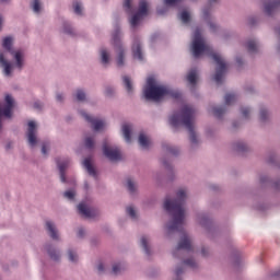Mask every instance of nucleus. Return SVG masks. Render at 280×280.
Masks as SVG:
<instances>
[{
  "instance_id": "obj_34",
  "label": "nucleus",
  "mask_w": 280,
  "mask_h": 280,
  "mask_svg": "<svg viewBox=\"0 0 280 280\" xmlns=\"http://www.w3.org/2000/svg\"><path fill=\"white\" fill-rule=\"evenodd\" d=\"M73 10L77 14L82 15V3H80L79 1H74Z\"/></svg>"
},
{
  "instance_id": "obj_25",
  "label": "nucleus",
  "mask_w": 280,
  "mask_h": 280,
  "mask_svg": "<svg viewBox=\"0 0 280 280\" xmlns=\"http://www.w3.org/2000/svg\"><path fill=\"white\" fill-rule=\"evenodd\" d=\"M84 145L88 150H93L95 148V139L93 137L85 138Z\"/></svg>"
},
{
  "instance_id": "obj_49",
  "label": "nucleus",
  "mask_w": 280,
  "mask_h": 280,
  "mask_svg": "<svg viewBox=\"0 0 280 280\" xmlns=\"http://www.w3.org/2000/svg\"><path fill=\"white\" fill-rule=\"evenodd\" d=\"M167 12V8H164L163 10L158 9V14H165Z\"/></svg>"
},
{
  "instance_id": "obj_5",
  "label": "nucleus",
  "mask_w": 280,
  "mask_h": 280,
  "mask_svg": "<svg viewBox=\"0 0 280 280\" xmlns=\"http://www.w3.org/2000/svg\"><path fill=\"white\" fill-rule=\"evenodd\" d=\"M2 47L7 49L12 57H14L18 69H23V52H21V50H12V37H5L2 40Z\"/></svg>"
},
{
  "instance_id": "obj_16",
  "label": "nucleus",
  "mask_w": 280,
  "mask_h": 280,
  "mask_svg": "<svg viewBox=\"0 0 280 280\" xmlns=\"http://www.w3.org/2000/svg\"><path fill=\"white\" fill-rule=\"evenodd\" d=\"M132 54L133 58L138 60H143V52H141V43L139 42V39H136L132 45Z\"/></svg>"
},
{
  "instance_id": "obj_7",
  "label": "nucleus",
  "mask_w": 280,
  "mask_h": 280,
  "mask_svg": "<svg viewBox=\"0 0 280 280\" xmlns=\"http://www.w3.org/2000/svg\"><path fill=\"white\" fill-rule=\"evenodd\" d=\"M148 14V2L145 0H141L139 2L138 12L131 18L130 25L131 27H137L139 25V21L143 19Z\"/></svg>"
},
{
  "instance_id": "obj_28",
  "label": "nucleus",
  "mask_w": 280,
  "mask_h": 280,
  "mask_svg": "<svg viewBox=\"0 0 280 280\" xmlns=\"http://www.w3.org/2000/svg\"><path fill=\"white\" fill-rule=\"evenodd\" d=\"M235 100H237V96L235 94H226L225 95V104L226 106H231V104H233L235 102Z\"/></svg>"
},
{
  "instance_id": "obj_10",
  "label": "nucleus",
  "mask_w": 280,
  "mask_h": 280,
  "mask_svg": "<svg viewBox=\"0 0 280 280\" xmlns=\"http://www.w3.org/2000/svg\"><path fill=\"white\" fill-rule=\"evenodd\" d=\"M27 139L30 145H36V122L34 120L28 121Z\"/></svg>"
},
{
  "instance_id": "obj_53",
  "label": "nucleus",
  "mask_w": 280,
  "mask_h": 280,
  "mask_svg": "<svg viewBox=\"0 0 280 280\" xmlns=\"http://www.w3.org/2000/svg\"><path fill=\"white\" fill-rule=\"evenodd\" d=\"M210 30H211L212 32H215V24H213V23L210 22Z\"/></svg>"
},
{
  "instance_id": "obj_44",
  "label": "nucleus",
  "mask_w": 280,
  "mask_h": 280,
  "mask_svg": "<svg viewBox=\"0 0 280 280\" xmlns=\"http://www.w3.org/2000/svg\"><path fill=\"white\" fill-rule=\"evenodd\" d=\"M242 115L245 118H248V115H250V109L248 107L242 108Z\"/></svg>"
},
{
  "instance_id": "obj_4",
  "label": "nucleus",
  "mask_w": 280,
  "mask_h": 280,
  "mask_svg": "<svg viewBox=\"0 0 280 280\" xmlns=\"http://www.w3.org/2000/svg\"><path fill=\"white\" fill-rule=\"evenodd\" d=\"M145 100H153V102H160L163 97H173V100H180V92L172 90L170 86L159 85L156 86V81L154 77H149L147 79V86L144 88Z\"/></svg>"
},
{
  "instance_id": "obj_61",
  "label": "nucleus",
  "mask_w": 280,
  "mask_h": 280,
  "mask_svg": "<svg viewBox=\"0 0 280 280\" xmlns=\"http://www.w3.org/2000/svg\"><path fill=\"white\" fill-rule=\"evenodd\" d=\"M2 3H8L10 0H0Z\"/></svg>"
},
{
  "instance_id": "obj_38",
  "label": "nucleus",
  "mask_w": 280,
  "mask_h": 280,
  "mask_svg": "<svg viewBox=\"0 0 280 280\" xmlns=\"http://www.w3.org/2000/svg\"><path fill=\"white\" fill-rule=\"evenodd\" d=\"M127 213H128V215H130V218H132V220H135L137 218V212L135 211V208H132V207H127Z\"/></svg>"
},
{
  "instance_id": "obj_57",
  "label": "nucleus",
  "mask_w": 280,
  "mask_h": 280,
  "mask_svg": "<svg viewBox=\"0 0 280 280\" xmlns=\"http://www.w3.org/2000/svg\"><path fill=\"white\" fill-rule=\"evenodd\" d=\"M201 253H202L203 257H207V252H206V249H202Z\"/></svg>"
},
{
  "instance_id": "obj_46",
  "label": "nucleus",
  "mask_w": 280,
  "mask_h": 280,
  "mask_svg": "<svg viewBox=\"0 0 280 280\" xmlns=\"http://www.w3.org/2000/svg\"><path fill=\"white\" fill-rule=\"evenodd\" d=\"M97 270H98L100 275H102V272H104V265L103 264H98Z\"/></svg>"
},
{
  "instance_id": "obj_26",
  "label": "nucleus",
  "mask_w": 280,
  "mask_h": 280,
  "mask_svg": "<svg viewBox=\"0 0 280 280\" xmlns=\"http://www.w3.org/2000/svg\"><path fill=\"white\" fill-rule=\"evenodd\" d=\"M101 58H102L103 65H108V62L110 60V56L108 55V51H106V49L101 50Z\"/></svg>"
},
{
  "instance_id": "obj_14",
  "label": "nucleus",
  "mask_w": 280,
  "mask_h": 280,
  "mask_svg": "<svg viewBox=\"0 0 280 280\" xmlns=\"http://www.w3.org/2000/svg\"><path fill=\"white\" fill-rule=\"evenodd\" d=\"M57 165L60 173L61 183H67L65 171L69 167V160H63L62 162H60V160H57Z\"/></svg>"
},
{
  "instance_id": "obj_50",
  "label": "nucleus",
  "mask_w": 280,
  "mask_h": 280,
  "mask_svg": "<svg viewBox=\"0 0 280 280\" xmlns=\"http://www.w3.org/2000/svg\"><path fill=\"white\" fill-rule=\"evenodd\" d=\"M42 153L47 154V144H43L42 147Z\"/></svg>"
},
{
  "instance_id": "obj_13",
  "label": "nucleus",
  "mask_w": 280,
  "mask_h": 280,
  "mask_svg": "<svg viewBox=\"0 0 280 280\" xmlns=\"http://www.w3.org/2000/svg\"><path fill=\"white\" fill-rule=\"evenodd\" d=\"M78 211L80 215H83L84 218H95V210L88 208L84 202L79 203Z\"/></svg>"
},
{
  "instance_id": "obj_20",
  "label": "nucleus",
  "mask_w": 280,
  "mask_h": 280,
  "mask_svg": "<svg viewBox=\"0 0 280 280\" xmlns=\"http://www.w3.org/2000/svg\"><path fill=\"white\" fill-rule=\"evenodd\" d=\"M83 166L90 176H96L95 167H93V164L91 163V158H88L83 161Z\"/></svg>"
},
{
  "instance_id": "obj_24",
  "label": "nucleus",
  "mask_w": 280,
  "mask_h": 280,
  "mask_svg": "<svg viewBox=\"0 0 280 280\" xmlns=\"http://www.w3.org/2000/svg\"><path fill=\"white\" fill-rule=\"evenodd\" d=\"M122 82L125 84L127 93H132V81L129 79V77H122Z\"/></svg>"
},
{
  "instance_id": "obj_22",
  "label": "nucleus",
  "mask_w": 280,
  "mask_h": 280,
  "mask_svg": "<svg viewBox=\"0 0 280 280\" xmlns=\"http://www.w3.org/2000/svg\"><path fill=\"white\" fill-rule=\"evenodd\" d=\"M47 253L50 257V259H54V261H58L60 259V254L51 248V246L47 247Z\"/></svg>"
},
{
  "instance_id": "obj_55",
  "label": "nucleus",
  "mask_w": 280,
  "mask_h": 280,
  "mask_svg": "<svg viewBox=\"0 0 280 280\" xmlns=\"http://www.w3.org/2000/svg\"><path fill=\"white\" fill-rule=\"evenodd\" d=\"M203 16H205V19H207V16H209V11L203 10Z\"/></svg>"
},
{
  "instance_id": "obj_18",
  "label": "nucleus",
  "mask_w": 280,
  "mask_h": 280,
  "mask_svg": "<svg viewBox=\"0 0 280 280\" xmlns=\"http://www.w3.org/2000/svg\"><path fill=\"white\" fill-rule=\"evenodd\" d=\"M187 82L191 84V86H196V82H198V70L191 69L187 77H186Z\"/></svg>"
},
{
  "instance_id": "obj_21",
  "label": "nucleus",
  "mask_w": 280,
  "mask_h": 280,
  "mask_svg": "<svg viewBox=\"0 0 280 280\" xmlns=\"http://www.w3.org/2000/svg\"><path fill=\"white\" fill-rule=\"evenodd\" d=\"M46 229L49 232V235L52 240H58V231H56V226L50 221L46 222Z\"/></svg>"
},
{
  "instance_id": "obj_12",
  "label": "nucleus",
  "mask_w": 280,
  "mask_h": 280,
  "mask_svg": "<svg viewBox=\"0 0 280 280\" xmlns=\"http://www.w3.org/2000/svg\"><path fill=\"white\" fill-rule=\"evenodd\" d=\"M280 8V0L278 1H268L265 3V13L268 16H272L275 14L276 10H279Z\"/></svg>"
},
{
  "instance_id": "obj_1",
  "label": "nucleus",
  "mask_w": 280,
  "mask_h": 280,
  "mask_svg": "<svg viewBox=\"0 0 280 280\" xmlns=\"http://www.w3.org/2000/svg\"><path fill=\"white\" fill-rule=\"evenodd\" d=\"M191 51L194 58H200L202 54L211 56V58L218 65L214 74V82L217 84H222V79L224 78V73H226V62H224V59H222V56H220V54L213 51V48L205 43V38H202V33L200 32V28H197L194 33Z\"/></svg>"
},
{
  "instance_id": "obj_31",
  "label": "nucleus",
  "mask_w": 280,
  "mask_h": 280,
  "mask_svg": "<svg viewBox=\"0 0 280 280\" xmlns=\"http://www.w3.org/2000/svg\"><path fill=\"white\" fill-rule=\"evenodd\" d=\"M127 189L130 191V194H135L137 191V186L135 185V182L132 179L128 178L127 179Z\"/></svg>"
},
{
  "instance_id": "obj_37",
  "label": "nucleus",
  "mask_w": 280,
  "mask_h": 280,
  "mask_svg": "<svg viewBox=\"0 0 280 280\" xmlns=\"http://www.w3.org/2000/svg\"><path fill=\"white\" fill-rule=\"evenodd\" d=\"M63 196L65 198H68V200H73V198H75V192L73 190H67Z\"/></svg>"
},
{
  "instance_id": "obj_23",
  "label": "nucleus",
  "mask_w": 280,
  "mask_h": 280,
  "mask_svg": "<svg viewBox=\"0 0 280 280\" xmlns=\"http://www.w3.org/2000/svg\"><path fill=\"white\" fill-rule=\"evenodd\" d=\"M258 49L257 42L250 39L247 42V50L249 54H255Z\"/></svg>"
},
{
  "instance_id": "obj_6",
  "label": "nucleus",
  "mask_w": 280,
  "mask_h": 280,
  "mask_svg": "<svg viewBox=\"0 0 280 280\" xmlns=\"http://www.w3.org/2000/svg\"><path fill=\"white\" fill-rule=\"evenodd\" d=\"M183 250H194V247H191V238H189V236L185 233L180 238L177 247L174 249L173 257H180Z\"/></svg>"
},
{
  "instance_id": "obj_56",
  "label": "nucleus",
  "mask_w": 280,
  "mask_h": 280,
  "mask_svg": "<svg viewBox=\"0 0 280 280\" xmlns=\"http://www.w3.org/2000/svg\"><path fill=\"white\" fill-rule=\"evenodd\" d=\"M34 108H40V104L35 103V104H34Z\"/></svg>"
},
{
  "instance_id": "obj_8",
  "label": "nucleus",
  "mask_w": 280,
  "mask_h": 280,
  "mask_svg": "<svg viewBox=\"0 0 280 280\" xmlns=\"http://www.w3.org/2000/svg\"><path fill=\"white\" fill-rule=\"evenodd\" d=\"M103 154L109 161H121V151L117 147H110L107 143L103 144Z\"/></svg>"
},
{
  "instance_id": "obj_27",
  "label": "nucleus",
  "mask_w": 280,
  "mask_h": 280,
  "mask_svg": "<svg viewBox=\"0 0 280 280\" xmlns=\"http://www.w3.org/2000/svg\"><path fill=\"white\" fill-rule=\"evenodd\" d=\"M141 246L147 255H150V246L148 245V237H141Z\"/></svg>"
},
{
  "instance_id": "obj_40",
  "label": "nucleus",
  "mask_w": 280,
  "mask_h": 280,
  "mask_svg": "<svg viewBox=\"0 0 280 280\" xmlns=\"http://www.w3.org/2000/svg\"><path fill=\"white\" fill-rule=\"evenodd\" d=\"M183 0H164L165 5H176V3H180Z\"/></svg>"
},
{
  "instance_id": "obj_19",
  "label": "nucleus",
  "mask_w": 280,
  "mask_h": 280,
  "mask_svg": "<svg viewBox=\"0 0 280 280\" xmlns=\"http://www.w3.org/2000/svg\"><path fill=\"white\" fill-rule=\"evenodd\" d=\"M138 142L139 145H141V148H143L144 150H148V148H150L151 144L150 138L144 133L139 135Z\"/></svg>"
},
{
  "instance_id": "obj_15",
  "label": "nucleus",
  "mask_w": 280,
  "mask_h": 280,
  "mask_svg": "<svg viewBox=\"0 0 280 280\" xmlns=\"http://www.w3.org/2000/svg\"><path fill=\"white\" fill-rule=\"evenodd\" d=\"M0 67L4 69V75H10L12 73V63L7 61L3 52H0Z\"/></svg>"
},
{
  "instance_id": "obj_58",
  "label": "nucleus",
  "mask_w": 280,
  "mask_h": 280,
  "mask_svg": "<svg viewBox=\"0 0 280 280\" xmlns=\"http://www.w3.org/2000/svg\"><path fill=\"white\" fill-rule=\"evenodd\" d=\"M219 0H209V3H218Z\"/></svg>"
},
{
  "instance_id": "obj_52",
  "label": "nucleus",
  "mask_w": 280,
  "mask_h": 280,
  "mask_svg": "<svg viewBox=\"0 0 280 280\" xmlns=\"http://www.w3.org/2000/svg\"><path fill=\"white\" fill-rule=\"evenodd\" d=\"M167 150H168V152H171V154H178L177 150H174L172 148H168Z\"/></svg>"
},
{
  "instance_id": "obj_59",
  "label": "nucleus",
  "mask_w": 280,
  "mask_h": 280,
  "mask_svg": "<svg viewBox=\"0 0 280 280\" xmlns=\"http://www.w3.org/2000/svg\"><path fill=\"white\" fill-rule=\"evenodd\" d=\"M3 23V18L0 15V30H1V24Z\"/></svg>"
},
{
  "instance_id": "obj_60",
  "label": "nucleus",
  "mask_w": 280,
  "mask_h": 280,
  "mask_svg": "<svg viewBox=\"0 0 280 280\" xmlns=\"http://www.w3.org/2000/svg\"><path fill=\"white\" fill-rule=\"evenodd\" d=\"M236 62H237L238 65H241V63H242V59H241V58H237V59H236Z\"/></svg>"
},
{
  "instance_id": "obj_3",
  "label": "nucleus",
  "mask_w": 280,
  "mask_h": 280,
  "mask_svg": "<svg viewBox=\"0 0 280 280\" xmlns=\"http://www.w3.org/2000/svg\"><path fill=\"white\" fill-rule=\"evenodd\" d=\"M170 124L173 128H178V126L184 125L190 135V142L198 143V138H196V131L194 130V124H196V109L190 105H184L182 108V115L174 114L170 118Z\"/></svg>"
},
{
  "instance_id": "obj_39",
  "label": "nucleus",
  "mask_w": 280,
  "mask_h": 280,
  "mask_svg": "<svg viewBox=\"0 0 280 280\" xmlns=\"http://www.w3.org/2000/svg\"><path fill=\"white\" fill-rule=\"evenodd\" d=\"M68 257L70 261H78V255L73 250L68 252Z\"/></svg>"
},
{
  "instance_id": "obj_30",
  "label": "nucleus",
  "mask_w": 280,
  "mask_h": 280,
  "mask_svg": "<svg viewBox=\"0 0 280 280\" xmlns=\"http://www.w3.org/2000/svg\"><path fill=\"white\" fill-rule=\"evenodd\" d=\"M179 19L183 23H189V21L191 20V15H189V12L183 11L179 15Z\"/></svg>"
},
{
  "instance_id": "obj_9",
  "label": "nucleus",
  "mask_w": 280,
  "mask_h": 280,
  "mask_svg": "<svg viewBox=\"0 0 280 280\" xmlns=\"http://www.w3.org/2000/svg\"><path fill=\"white\" fill-rule=\"evenodd\" d=\"M113 43L117 52V67H124V58L126 57V52L124 51V46H121V43L119 42V35L115 34L113 36Z\"/></svg>"
},
{
  "instance_id": "obj_47",
  "label": "nucleus",
  "mask_w": 280,
  "mask_h": 280,
  "mask_svg": "<svg viewBox=\"0 0 280 280\" xmlns=\"http://www.w3.org/2000/svg\"><path fill=\"white\" fill-rule=\"evenodd\" d=\"M78 237H84V229H79Z\"/></svg>"
},
{
  "instance_id": "obj_29",
  "label": "nucleus",
  "mask_w": 280,
  "mask_h": 280,
  "mask_svg": "<svg viewBox=\"0 0 280 280\" xmlns=\"http://www.w3.org/2000/svg\"><path fill=\"white\" fill-rule=\"evenodd\" d=\"M212 113H213L214 117L220 118V117H222V115H223L224 113H226V109H225L224 107H214V108L212 109Z\"/></svg>"
},
{
  "instance_id": "obj_45",
  "label": "nucleus",
  "mask_w": 280,
  "mask_h": 280,
  "mask_svg": "<svg viewBox=\"0 0 280 280\" xmlns=\"http://www.w3.org/2000/svg\"><path fill=\"white\" fill-rule=\"evenodd\" d=\"M236 150H237L238 152H244V151H246V144H244V143H238V144L236 145Z\"/></svg>"
},
{
  "instance_id": "obj_43",
  "label": "nucleus",
  "mask_w": 280,
  "mask_h": 280,
  "mask_svg": "<svg viewBox=\"0 0 280 280\" xmlns=\"http://www.w3.org/2000/svg\"><path fill=\"white\" fill-rule=\"evenodd\" d=\"M184 264H186V266H190V268H196V261L194 259H187Z\"/></svg>"
},
{
  "instance_id": "obj_48",
  "label": "nucleus",
  "mask_w": 280,
  "mask_h": 280,
  "mask_svg": "<svg viewBox=\"0 0 280 280\" xmlns=\"http://www.w3.org/2000/svg\"><path fill=\"white\" fill-rule=\"evenodd\" d=\"M182 273H183V267H179V268H177V269L175 270L176 277H178V276L182 275Z\"/></svg>"
},
{
  "instance_id": "obj_36",
  "label": "nucleus",
  "mask_w": 280,
  "mask_h": 280,
  "mask_svg": "<svg viewBox=\"0 0 280 280\" xmlns=\"http://www.w3.org/2000/svg\"><path fill=\"white\" fill-rule=\"evenodd\" d=\"M33 10L34 12H40V0H33Z\"/></svg>"
},
{
  "instance_id": "obj_51",
  "label": "nucleus",
  "mask_w": 280,
  "mask_h": 280,
  "mask_svg": "<svg viewBox=\"0 0 280 280\" xmlns=\"http://www.w3.org/2000/svg\"><path fill=\"white\" fill-rule=\"evenodd\" d=\"M105 93H106V95H113V89L107 88Z\"/></svg>"
},
{
  "instance_id": "obj_41",
  "label": "nucleus",
  "mask_w": 280,
  "mask_h": 280,
  "mask_svg": "<svg viewBox=\"0 0 280 280\" xmlns=\"http://www.w3.org/2000/svg\"><path fill=\"white\" fill-rule=\"evenodd\" d=\"M267 118H268V110L261 109L260 110V119H261V121H266Z\"/></svg>"
},
{
  "instance_id": "obj_35",
  "label": "nucleus",
  "mask_w": 280,
  "mask_h": 280,
  "mask_svg": "<svg viewBox=\"0 0 280 280\" xmlns=\"http://www.w3.org/2000/svg\"><path fill=\"white\" fill-rule=\"evenodd\" d=\"M121 270H124V267L121 264H117V265H114L113 266V275H120L121 273Z\"/></svg>"
},
{
  "instance_id": "obj_2",
  "label": "nucleus",
  "mask_w": 280,
  "mask_h": 280,
  "mask_svg": "<svg viewBox=\"0 0 280 280\" xmlns=\"http://www.w3.org/2000/svg\"><path fill=\"white\" fill-rule=\"evenodd\" d=\"M185 200H187L185 189L177 191V198L175 200L165 199L164 209L168 213H172L173 217V221L167 225L168 233L183 231V224L185 222Z\"/></svg>"
},
{
  "instance_id": "obj_33",
  "label": "nucleus",
  "mask_w": 280,
  "mask_h": 280,
  "mask_svg": "<svg viewBox=\"0 0 280 280\" xmlns=\"http://www.w3.org/2000/svg\"><path fill=\"white\" fill-rule=\"evenodd\" d=\"M75 98L78 100V102H84V100H86V94L84 93V91L78 90Z\"/></svg>"
},
{
  "instance_id": "obj_32",
  "label": "nucleus",
  "mask_w": 280,
  "mask_h": 280,
  "mask_svg": "<svg viewBox=\"0 0 280 280\" xmlns=\"http://www.w3.org/2000/svg\"><path fill=\"white\" fill-rule=\"evenodd\" d=\"M124 9L128 14H132V0H125Z\"/></svg>"
},
{
  "instance_id": "obj_17",
  "label": "nucleus",
  "mask_w": 280,
  "mask_h": 280,
  "mask_svg": "<svg viewBox=\"0 0 280 280\" xmlns=\"http://www.w3.org/2000/svg\"><path fill=\"white\" fill-rule=\"evenodd\" d=\"M131 132H132V127L129 124H124L122 135L127 143H130L132 141Z\"/></svg>"
},
{
  "instance_id": "obj_54",
  "label": "nucleus",
  "mask_w": 280,
  "mask_h": 280,
  "mask_svg": "<svg viewBox=\"0 0 280 280\" xmlns=\"http://www.w3.org/2000/svg\"><path fill=\"white\" fill-rule=\"evenodd\" d=\"M57 102H62V94H57Z\"/></svg>"
},
{
  "instance_id": "obj_11",
  "label": "nucleus",
  "mask_w": 280,
  "mask_h": 280,
  "mask_svg": "<svg viewBox=\"0 0 280 280\" xmlns=\"http://www.w3.org/2000/svg\"><path fill=\"white\" fill-rule=\"evenodd\" d=\"M82 117H84L85 121H89V124H92L94 130H102V128H104L105 124L104 120H100V119H95L91 116H89V114L81 112Z\"/></svg>"
},
{
  "instance_id": "obj_42",
  "label": "nucleus",
  "mask_w": 280,
  "mask_h": 280,
  "mask_svg": "<svg viewBox=\"0 0 280 280\" xmlns=\"http://www.w3.org/2000/svg\"><path fill=\"white\" fill-rule=\"evenodd\" d=\"M63 32H65V34H73V28H71V26H69V24H65Z\"/></svg>"
}]
</instances>
